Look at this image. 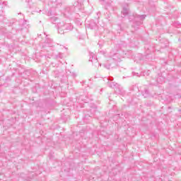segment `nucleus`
I'll use <instances>...</instances> for the list:
<instances>
[{
  "label": "nucleus",
  "instance_id": "1",
  "mask_svg": "<svg viewBox=\"0 0 181 181\" xmlns=\"http://www.w3.org/2000/svg\"><path fill=\"white\" fill-rule=\"evenodd\" d=\"M145 18H146V15L145 14H133L132 16H129V20L130 22H133L134 25H136V26H141L142 21H144Z\"/></svg>",
  "mask_w": 181,
  "mask_h": 181
},
{
  "label": "nucleus",
  "instance_id": "2",
  "mask_svg": "<svg viewBox=\"0 0 181 181\" xmlns=\"http://www.w3.org/2000/svg\"><path fill=\"white\" fill-rule=\"evenodd\" d=\"M115 92L116 94H119L120 95H124L125 94V91L119 84L117 86L116 88H115Z\"/></svg>",
  "mask_w": 181,
  "mask_h": 181
},
{
  "label": "nucleus",
  "instance_id": "3",
  "mask_svg": "<svg viewBox=\"0 0 181 181\" xmlns=\"http://www.w3.org/2000/svg\"><path fill=\"white\" fill-rule=\"evenodd\" d=\"M62 29L63 30H65V32H69L73 30V25H71V23H66L62 26Z\"/></svg>",
  "mask_w": 181,
  "mask_h": 181
},
{
  "label": "nucleus",
  "instance_id": "4",
  "mask_svg": "<svg viewBox=\"0 0 181 181\" xmlns=\"http://www.w3.org/2000/svg\"><path fill=\"white\" fill-rule=\"evenodd\" d=\"M84 2V0H78L74 4V6L76 9H81V5H83V3Z\"/></svg>",
  "mask_w": 181,
  "mask_h": 181
},
{
  "label": "nucleus",
  "instance_id": "5",
  "mask_svg": "<svg viewBox=\"0 0 181 181\" xmlns=\"http://www.w3.org/2000/svg\"><path fill=\"white\" fill-rule=\"evenodd\" d=\"M89 62H97V57L95 56V53L90 52Z\"/></svg>",
  "mask_w": 181,
  "mask_h": 181
},
{
  "label": "nucleus",
  "instance_id": "6",
  "mask_svg": "<svg viewBox=\"0 0 181 181\" xmlns=\"http://www.w3.org/2000/svg\"><path fill=\"white\" fill-rule=\"evenodd\" d=\"M129 10H128V8L124 7L123 10L122 11V18H125V16H127V15H129Z\"/></svg>",
  "mask_w": 181,
  "mask_h": 181
},
{
  "label": "nucleus",
  "instance_id": "7",
  "mask_svg": "<svg viewBox=\"0 0 181 181\" xmlns=\"http://www.w3.org/2000/svg\"><path fill=\"white\" fill-rule=\"evenodd\" d=\"M112 59L115 62H121V57L118 53H115L112 56Z\"/></svg>",
  "mask_w": 181,
  "mask_h": 181
},
{
  "label": "nucleus",
  "instance_id": "8",
  "mask_svg": "<svg viewBox=\"0 0 181 181\" xmlns=\"http://www.w3.org/2000/svg\"><path fill=\"white\" fill-rule=\"evenodd\" d=\"M117 85L118 83L115 82H107L108 87H110V88H114V90H115Z\"/></svg>",
  "mask_w": 181,
  "mask_h": 181
},
{
  "label": "nucleus",
  "instance_id": "9",
  "mask_svg": "<svg viewBox=\"0 0 181 181\" xmlns=\"http://www.w3.org/2000/svg\"><path fill=\"white\" fill-rule=\"evenodd\" d=\"M81 99L82 100V101H83V103H90V101H93V99L91 98H88V96L84 97H81Z\"/></svg>",
  "mask_w": 181,
  "mask_h": 181
},
{
  "label": "nucleus",
  "instance_id": "10",
  "mask_svg": "<svg viewBox=\"0 0 181 181\" xmlns=\"http://www.w3.org/2000/svg\"><path fill=\"white\" fill-rule=\"evenodd\" d=\"M143 95L144 96V98H148L150 95L149 90L148 89H145L143 92Z\"/></svg>",
  "mask_w": 181,
  "mask_h": 181
},
{
  "label": "nucleus",
  "instance_id": "11",
  "mask_svg": "<svg viewBox=\"0 0 181 181\" xmlns=\"http://www.w3.org/2000/svg\"><path fill=\"white\" fill-rule=\"evenodd\" d=\"M58 19L59 18L57 17H51L50 22H52V23H53L54 25H56V23H57Z\"/></svg>",
  "mask_w": 181,
  "mask_h": 181
},
{
  "label": "nucleus",
  "instance_id": "12",
  "mask_svg": "<svg viewBox=\"0 0 181 181\" xmlns=\"http://www.w3.org/2000/svg\"><path fill=\"white\" fill-rule=\"evenodd\" d=\"M89 26H90V29H95L97 28V23H94V22H90L89 24Z\"/></svg>",
  "mask_w": 181,
  "mask_h": 181
},
{
  "label": "nucleus",
  "instance_id": "13",
  "mask_svg": "<svg viewBox=\"0 0 181 181\" xmlns=\"http://www.w3.org/2000/svg\"><path fill=\"white\" fill-rule=\"evenodd\" d=\"M58 32L61 35H64V30H63V27H58Z\"/></svg>",
  "mask_w": 181,
  "mask_h": 181
},
{
  "label": "nucleus",
  "instance_id": "14",
  "mask_svg": "<svg viewBox=\"0 0 181 181\" xmlns=\"http://www.w3.org/2000/svg\"><path fill=\"white\" fill-rule=\"evenodd\" d=\"M59 74H60V72L59 71L57 70L54 71V76H55V77H59Z\"/></svg>",
  "mask_w": 181,
  "mask_h": 181
},
{
  "label": "nucleus",
  "instance_id": "15",
  "mask_svg": "<svg viewBox=\"0 0 181 181\" xmlns=\"http://www.w3.org/2000/svg\"><path fill=\"white\" fill-rule=\"evenodd\" d=\"M104 67H105V69H107V70H110V69H112V66H111V64H105Z\"/></svg>",
  "mask_w": 181,
  "mask_h": 181
},
{
  "label": "nucleus",
  "instance_id": "16",
  "mask_svg": "<svg viewBox=\"0 0 181 181\" xmlns=\"http://www.w3.org/2000/svg\"><path fill=\"white\" fill-rule=\"evenodd\" d=\"M160 77H158V78H157V83H158V84H162V83H163V81H160Z\"/></svg>",
  "mask_w": 181,
  "mask_h": 181
},
{
  "label": "nucleus",
  "instance_id": "17",
  "mask_svg": "<svg viewBox=\"0 0 181 181\" xmlns=\"http://www.w3.org/2000/svg\"><path fill=\"white\" fill-rule=\"evenodd\" d=\"M63 56L62 54L56 55V59H62Z\"/></svg>",
  "mask_w": 181,
  "mask_h": 181
},
{
  "label": "nucleus",
  "instance_id": "18",
  "mask_svg": "<svg viewBox=\"0 0 181 181\" xmlns=\"http://www.w3.org/2000/svg\"><path fill=\"white\" fill-rule=\"evenodd\" d=\"M66 12H70L71 11V8L70 7H67L66 9H65Z\"/></svg>",
  "mask_w": 181,
  "mask_h": 181
},
{
  "label": "nucleus",
  "instance_id": "19",
  "mask_svg": "<svg viewBox=\"0 0 181 181\" xmlns=\"http://www.w3.org/2000/svg\"><path fill=\"white\" fill-rule=\"evenodd\" d=\"M108 80H109L110 81H112L114 80V78H113L112 76H110V77L108 78Z\"/></svg>",
  "mask_w": 181,
  "mask_h": 181
},
{
  "label": "nucleus",
  "instance_id": "20",
  "mask_svg": "<svg viewBox=\"0 0 181 181\" xmlns=\"http://www.w3.org/2000/svg\"><path fill=\"white\" fill-rule=\"evenodd\" d=\"M48 15H49V16H52V15H53L52 11H48Z\"/></svg>",
  "mask_w": 181,
  "mask_h": 181
},
{
  "label": "nucleus",
  "instance_id": "21",
  "mask_svg": "<svg viewBox=\"0 0 181 181\" xmlns=\"http://www.w3.org/2000/svg\"><path fill=\"white\" fill-rule=\"evenodd\" d=\"M152 103H146V105L148 106V107H151V105H152Z\"/></svg>",
  "mask_w": 181,
  "mask_h": 181
},
{
  "label": "nucleus",
  "instance_id": "22",
  "mask_svg": "<svg viewBox=\"0 0 181 181\" xmlns=\"http://www.w3.org/2000/svg\"><path fill=\"white\" fill-rule=\"evenodd\" d=\"M11 119L13 120V124H15L16 120L15 119H13V117H12Z\"/></svg>",
  "mask_w": 181,
  "mask_h": 181
},
{
  "label": "nucleus",
  "instance_id": "23",
  "mask_svg": "<svg viewBox=\"0 0 181 181\" xmlns=\"http://www.w3.org/2000/svg\"><path fill=\"white\" fill-rule=\"evenodd\" d=\"M72 76H73V77H76L77 76V74H76L75 73H73Z\"/></svg>",
  "mask_w": 181,
  "mask_h": 181
},
{
  "label": "nucleus",
  "instance_id": "24",
  "mask_svg": "<svg viewBox=\"0 0 181 181\" xmlns=\"http://www.w3.org/2000/svg\"><path fill=\"white\" fill-rule=\"evenodd\" d=\"M51 57H52V54H48L47 55L48 59H50Z\"/></svg>",
  "mask_w": 181,
  "mask_h": 181
},
{
  "label": "nucleus",
  "instance_id": "25",
  "mask_svg": "<svg viewBox=\"0 0 181 181\" xmlns=\"http://www.w3.org/2000/svg\"><path fill=\"white\" fill-rule=\"evenodd\" d=\"M23 25H26V21H24V23H23Z\"/></svg>",
  "mask_w": 181,
  "mask_h": 181
},
{
  "label": "nucleus",
  "instance_id": "26",
  "mask_svg": "<svg viewBox=\"0 0 181 181\" xmlns=\"http://www.w3.org/2000/svg\"><path fill=\"white\" fill-rule=\"evenodd\" d=\"M105 9H107V5H105Z\"/></svg>",
  "mask_w": 181,
  "mask_h": 181
},
{
  "label": "nucleus",
  "instance_id": "27",
  "mask_svg": "<svg viewBox=\"0 0 181 181\" xmlns=\"http://www.w3.org/2000/svg\"><path fill=\"white\" fill-rule=\"evenodd\" d=\"M3 4L6 5V4H5L4 2L3 3Z\"/></svg>",
  "mask_w": 181,
  "mask_h": 181
},
{
  "label": "nucleus",
  "instance_id": "28",
  "mask_svg": "<svg viewBox=\"0 0 181 181\" xmlns=\"http://www.w3.org/2000/svg\"><path fill=\"white\" fill-rule=\"evenodd\" d=\"M165 47H168V45H165Z\"/></svg>",
  "mask_w": 181,
  "mask_h": 181
},
{
  "label": "nucleus",
  "instance_id": "29",
  "mask_svg": "<svg viewBox=\"0 0 181 181\" xmlns=\"http://www.w3.org/2000/svg\"><path fill=\"white\" fill-rule=\"evenodd\" d=\"M107 6H110V4H108Z\"/></svg>",
  "mask_w": 181,
  "mask_h": 181
}]
</instances>
